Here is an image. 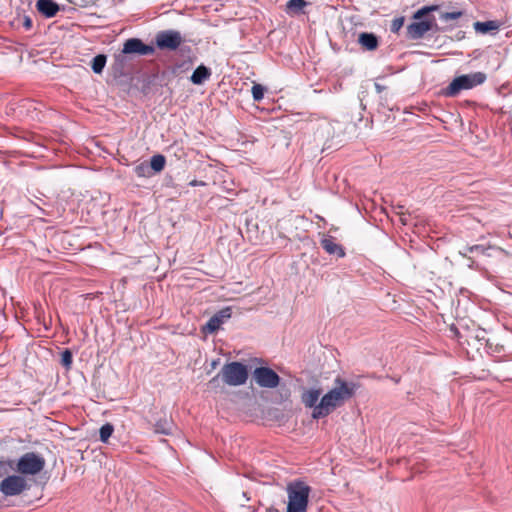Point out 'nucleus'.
<instances>
[{
  "label": "nucleus",
  "instance_id": "obj_1",
  "mask_svg": "<svg viewBox=\"0 0 512 512\" xmlns=\"http://www.w3.org/2000/svg\"><path fill=\"white\" fill-rule=\"evenodd\" d=\"M355 384L336 378L335 387L324 394L315 410L312 412L313 419H320L348 401L355 392Z\"/></svg>",
  "mask_w": 512,
  "mask_h": 512
},
{
  "label": "nucleus",
  "instance_id": "obj_2",
  "mask_svg": "<svg viewBox=\"0 0 512 512\" xmlns=\"http://www.w3.org/2000/svg\"><path fill=\"white\" fill-rule=\"evenodd\" d=\"M249 373L247 366L241 362L233 361L223 365L220 372L209 381V386L215 388L219 379L229 386H241L247 382Z\"/></svg>",
  "mask_w": 512,
  "mask_h": 512
},
{
  "label": "nucleus",
  "instance_id": "obj_3",
  "mask_svg": "<svg viewBox=\"0 0 512 512\" xmlns=\"http://www.w3.org/2000/svg\"><path fill=\"white\" fill-rule=\"evenodd\" d=\"M310 492V486L301 480L289 482L286 486L287 512H307Z\"/></svg>",
  "mask_w": 512,
  "mask_h": 512
},
{
  "label": "nucleus",
  "instance_id": "obj_4",
  "mask_svg": "<svg viewBox=\"0 0 512 512\" xmlns=\"http://www.w3.org/2000/svg\"><path fill=\"white\" fill-rule=\"evenodd\" d=\"M437 5L425 6L419 9L414 15V22L407 26V36L410 39L417 40L422 38L428 31L432 30L434 26H437L435 18L424 19L432 11L438 10Z\"/></svg>",
  "mask_w": 512,
  "mask_h": 512
},
{
  "label": "nucleus",
  "instance_id": "obj_5",
  "mask_svg": "<svg viewBox=\"0 0 512 512\" xmlns=\"http://www.w3.org/2000/svg\"><path fill=\"white\" fill-rule=\"evenodd\" d=\"M487 79L484 72H474L455 77L450 84L443 89L446 97H455L463 90H469L483 84Z\"/></svg>",
  "mask_w": 512,
  "mask_h": 512
},
{
  "label": "nucleus",
  "instance_id": "obj_6",
  "mask_svg": "<svg viewBox=\"0 0 512 512\" xmlns=\"http://www.w3.org/2000/svg\"><path fill=\"white\" fill-rule=\"evenodd\" d=\"M45 459L34 452H27L22 455L16 464L15 470L21 475H36L45 467Z\"/></svg>",
  "mask_w": 512,
  "mask_h": 512
},
{
  "label": "nucleus",
  "instance_id": "obj_7",
  "mask_svg": "<svg viewBox=\"0 0 512 512\" xmlns=\"http://www.w3.org/2000/svg\"><path fill=\"white\" fill-rule=\"evenodd\" d=\"M27 488V481L21 475H9L0 482V492L7 497L20 495Z\"/></svg>",
  "mask_w": 512,
  "mask_h": 512
},
{
  "label": "nucleus",
  "instance_id": "obj_8",
  "mask_svg": "<svg viewBox=\"0 0 512 512\" xmlns=\"http://www.w3.org/2000/svg\"><path fill=\"white\" fill-rule=\"evenodd\" d=\"M253 379L262 388L273 389L280 384L279 375L269 367H257L253 371Z\"/></svg>",
  "mask_w": 512,
  "mask_h": 512
},
{
  "label": "nucleus",
  "instance_id": "obj_9",
  "mask_svg": "<svg viewBox=\"0 0 512 512\" xmlns=\"http://www.w3.org/2000/svg\"><path fill=\"white\" fill-rule=\"evenodd\" d=\"M155 41L159 49L176 50L182 44L183 37L179 31L163 30L157 33Z\"/></svg>",
  "mask_w": 512,
  "mask_h": 512
},
{
  "label": "nucleus",
  "instance_id": "obj_10",
  "mask_svg": "<svg viewBox=\"0 0 512 512\" xmlns=\"http://www.w3.org/2000/svg\"><path fill=\"white\" fill-rule=\"evenodd\" d=\"M124 54L151 55L155 52L153 46L144 44L138 38L128 39L123 46Z\"/></svg>",
  "mask_w": 512,
  "mask_h": 512
},
{
  "label": "nucleus",
  "instance_id": "obj_11",
  "mask_svg": "<svg viewBox=\"0 0 512 512\" xmlns=\"http://www.w3.org/2000/svg\"><path fill=\"white\" fill-rule=\"evenodd\" d=\"M232 316V310L230 307H225L215 313L207 322L205 331L207 333H215L220 329L221 325L224 324Z\"/></svg>",
  "mask_w": 512,
  "mask_h": 512
},
{
  "label": "nucleus",
  "instance_id": "obj_12",
  "mask_svg": "<svg viewBox=\"0 0 512 512\" xmlns=\"http://www.w3.org/2000/svg\"><path fill=\"white\" fill-rule=\"evenodd\" d=\"M36 8L46 18L54 17L60 10L59 5L53 0H37Z\"/></svg>",
  "mask_w": 512,
  "mask_h": 512
},
{
  "label": "nucleus",
  "instance_id": "obj_13",
  "mask_svg": "<svg viewBox=\"0 0 512 512\" xmlns=\"http://www.w3.org/2000/svg\"><path fill=\"white\" fill-rule=\"evenodd\" d=\"M322 248L331 255H337L339 258H343L345 256L344 248L335 242V239L332 236H326L321 240Z\"/></svg>",
  "mask_w": 512,
  "mask_h": 512
},
{
  "label": "nucleus",
  "instance_id": "obj_14",
  "mask_svg": "<svg viewBox=\"0 0 512 512\" xmlns=\"http://www.w3.org/2000/svg\"><path fill=\"white\" fill-rule=\"evenodd\" d=\"M211 76V70L205 65L198 66L190 77V80L195 85H201Z\"/></svg>",
  "mask_w": 512,
  "mask_h": 512
},
{
  "label": "nucleus",
  "instance_id": "obj_15",
  "mask_svg": "<svg viewBox=\"0 0 512 512\" xmlns=\"http://www.w3.org/2000/svg\"><path fill=\"white\" fill-rule=\"evenodd\" d=\"M359 44L368 51H373L378 47V38L373 33L363 32L358 38Z\"/></svg>",
  "mask_w": 512,
  "mask_h": 512
},
{
  "label": "nucleus",
  "instance_id": "obj_16",
  "mask_svg": "<svg viewBox=\"0 0 512 512\" xmlns=\"http://www.w3.org/2000/svg\"><path fill=\"white\" fill-rule=\"evenodd\" d=\"M489 250H497L501 253H506V251L500 247H496V246H488V247H485L483 245H473V246H469L466 248V250L464 252L460 251V254L464 257L467 256V253H480L482 255H485V256H491V254L489 253Z\"/></svg>",
  "mask_w": 512,
  "mask_h": 512
},
{
  "label": "nucleus",
  "instance_id": "obj_17",
  "mask_svg": "<svg viewBox=\"0 0 512 512\" xmlns=\"http://www.w3.org/2000/svg\"><path fill=\"white\" fill-rule=\"evenodd\" d=\"M320 395V389L307 390L302 394V402L306 407L313 408V410H315V407L318 405Z\"/></svg>",
  "mask_w": 512,
  "mask_h": 512
},
{
  "label": "nucleus",
  "instance_id": "obj_18",
  "mask_svg": "<svg viewBox=\"0 0 512 512\" xmlns=\"http://www.w3.org/2000/svg\"><path fill=\"white\" fill-rule=\"evenodd\" d=\"M473 26H474V29L476 32L481 33V34H487L489 32L498 30L499 23L497 21H493V20L485 21V22L478 21V22H475Z\"/></svg>",
  "mask_w": 512,
  "mask_h": 512
},
{
  "label": "nucleus",
  "instance_id": "obj_19",
  "mask_svg": "<svg viewBox=\"0 0 512 512\" xmlns=\"http://www.w3.org/2000/svg\"><path fill=\"white\" fill-rule=\"evenodd\" d=\"M174 425L168 419H159L154 425V431L157 434L170 435L173 432Z\"/></svg>",
  "mask_w": 512,
  "mask_h": 512
},
{
  "label": "nucleus",
  "instance_id": "obj_20",
  "mask_svg": "<svg viewBox=\"0 0 512 512\" xmlns=\"http://www.w3.org/2000/svg\"><path fill=\"white\" fill-rule=\"evenodd\" d=\"M307 5L308 2L305 0H289L286 3V11L290 14H300Z\"/></svg>",
  "mask_w": 512,
  "mask_h": 512
},
{
  "label": "nucleus",
  "instance_id": "obj_21",
  "mask_svg": "<svg viewBox=\"0 0 512 512\" xmlns=\"http://www.w3.org/2000/svg\"><path fill=\"white\" fill-rule=\"evenodd\" d=\"M166 164V159L163 155L157 154L151 157L150 163H148L149 168L151 169L152 173H159L161 172Z\"/></svg>",
  "mask_w": 512,
  "mask_h": 512
},
{
  "label": "nucleus",
  "instance_id": "obj_22",
  "mask_svg": "<svg viewBox=\"0 0 512 512\" xmlns=\"http://www.w3.org/2000/svg\"><path fill=\"white\" fill-rule=\"evenodd\" d=\"M106 60L107 58L104 54H99L93 58L91 67L94 73L100 74L103 71Z\"/></svg>",
  "mask_w": 512,
  "mask_h": 512
},
{
  "label": "nucleus",
  "instance_id": "obj_23",
  "mask_svg": "<svg viewBox=\"0 0 512 512\" xmlns=\"http://www.w3.org/2000/svg\"><path fill=\"white\" fill-rule=\"evenodd\" d=\"M114 432V426L110 423L104 424L99 430L100 441L107 443Z\"/></svg>",
  "mask_w": 512,
  "mask_h": 512
},
{
  "label": "nucleus",
  "instance_id": "obj_24",
  "mask_svg": "<svg viewBox=\"0 0 512 512\" xmlns=\"http://www.w3.org/2000/svg\"><path fill=\"white\" fill-rule=\"evenodd\" d=\"M134 172L138 177H151L153 175L147 162H142L134 168Z\"/></svg>",
  "mask_w": 512,
  "mask_h": 512
},
{
  "label": "nucleus",
  "instance_id": "obj_25",
  "mask_svg": "<svg viewBox=\"0 0 512 512\" xmlns=\"http://www.w3.org/2000/svg\"><path fill=\"white\" fill-rule=\"evenodd\" d=\"M254 101H261L264 97L265 88L260 84H254L251 89Z\"/></svg>",
  "mask_w": 512,
  "mask_h": 512
},
{
  "label": "nucleus",
  "instance_id": "obj_26",
  "mask_svg": "<svg viewBox=\"0 0 512 512\" xmlns=\"http://www.w3.org/2000/svg\"><path fill=\"white\" fill-rule=\"evenodd\" d=\"M72 361H73V356H72V353L69 349H65L62 353H61V364L62 366H64L66 369H69L72 365Z\"/></svg>",
  "mask_w": 512,
  "mask_h": 512
},
{
  "label": "nucleus",
  "instance_id": "obj_27",
  "mask_svg": "<svg viewBox=\"0 0 512 512\" xmlns=\"http://www.w3.org/2000/svg\"><path fill=\"white\" fill-rule=\"evenodd\" d=\"M403 25H404V17L395 18V19H393V21L391 23L390 30L393 33H398L400 31V29L403 27Z\"/></svg>",
  "mask_w": 512,
  "mask_h": 512
},
{
  "label": "nucleus",
  "instance_id": "obj_28",
  "mask_svg": "<svg viewBox=\"0 0 512 512\" xmlns=\"http://www.w3.org/2000/svg\"><path fill=\"white\" fill-rule=\"evenodd\" d=\"M462 14L463 13L461 11L445 12L441 15V19H443L445 21L456 20V19L460 18L462 16Z\"/></svg>",
  "mask_w": 512,
  "mask_h": 512
},
{
  "label": "nucleus",
  "instance_id": "obj_29",
  "mask_svg": "<svg viewBox=\"0 0 512 512\" xmlns=\"http://www.w3.org/2000/svg\"><path fill=\"white\" fill-rule=\"evenodd\" d=\"M186 65H187V63H185V62H183V63H182V64H180V65H175V67L173 68L172 72H173L174 74L179 73V72H181V71L184 69V67H185Z\"/></svg>",
  "mask_w": 512,
  "mask_h": 512
},
{
  "label": "nucleus",
  "instance_id": "obj_30",
  "mask_svg": "<svg viewBox=\"0 0 512 512\" xmlns=\"http://www.w3.org/2000/svg\"><path fill=\"white\" fill-rule=\"evenodd\" d=\"M24 26H25L26 28H30V27L32 26V21H31V19L26 18V20H25V22H24Z\"/></svg>",
  "mask_w": 512,
  "mask_h": 512
},
{
  "label": "nucleus",
  "instance_id": "obj_31",
  "mask_svg": "<svg viewBox=\"0 0 512 512\" xmlns=\"http://www.w3.org/2000/svg\"><path fill=\"white\" fill-rule=\"evenodd\" d=\"M190 185L195 186V185H197V182H196V181H192V182L190 183Z\"/></svg>",
  "mask_w": 512,
  "mask_h": 512
},
{
  "label": "nucleus",
  "instance_id": "obj_32",
  "mask_svg": "<svg viewBox=\"0 0 512 512\" xmlns=\"http://www.w3.org/2000/svg\"><path fill=\"white\" fill-rule=\"evenodd\" d=\"M37 207H38V210H41L42 212H44V210L41 207H39L38 205H37Z\"/></svg>",
  "mask_w": 512,
  "mask_h": 512
},
{
  "label": "nucleus",
  "instance_id": "obj_33",
  "mask_svg": "<svg viewBox=\"0 0 512 512\" xmlns=\"http://www.w3.org/2000/svg\"><path fill=\"white\" fill-rule=\"evenodd\" d=\"M508 380H512V378H509Z\"/></svg>",
  "mask_w": 512,
  "mask_h": 512
}]
</instances>
